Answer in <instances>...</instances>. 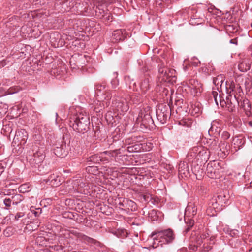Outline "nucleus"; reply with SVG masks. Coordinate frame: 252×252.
<instances>
[{
  "label": "nucleus",
  "mask_w": 252,
  "mask_h": 252,
  "mask_svg": "<svg viewBox=\"0 0 252 252\" xmlns=\"http://www.w3.org/2000/svg\"><path fill=\"white\" fill-rule=\"evenodd\" d=\"M90 119L87 114L80 113L69 122V125L74 130L79 133H84L89 129Z\"/></svg>",
  "instance_id": "1"
},
{
  "label": "nucleus",
  "mask_w": 252,
  "mask_h": 252,
  "mask_svg": "<svg viewBox=\"0 0 252 252\" xmlns=\"http://www.w3.org/2000/svg\"><path fill=\"white\" fill-rule=\"evenodd\" d=\"M94 177L92 175H88L85 179L79 178L73 181V186L77 187L78 192L86 193L85 190L93 189V183Z\"/></svg>",
  "instance_id": "2"
},
{
  "label": "nucleus",
  "mask_w": 252,
  "mask_h": 252,
  "mask_svg": "<svg viewBox=\"0 0 252 252\" xmlns=\"http://www.w3.org/2000/svg\"><path fill=\"white\" fill-rule=\"evenodd\" d=\"M197 212L195 205L192 203H189L185 209L184 220L186 223V228L184 232L187 233L194 225V220L192 218L194 216Z\"/></svg>",
  "instance_id": "3"
},
{
  "label": "nucleus",
  "mask_w": 252,
  "mask_h": 252,
  "mask_svg": "<svg viewBox=\"0 0 252 252\" xmlns=\"http://www.w3.org/2000/svg\"><path fill=\"white\" fill-rule=\"evenodd\" d=\"M95 89L97 96L101 95V97L100 99L107 100L106 105L108 106L110 104V100L112 97V93L109 90L108 87L103 83L96 85Z\"/></svg>",
  "instance_id": "4"
},
{
  "label": "nucleus",
  "mask_w": 252,
  "mask_h": 252,
  "mask_svg": "<svg viewBox=\"0 0 252 252\" xmlns=\"http://www.w3.org/2000/svg\"><path fill=\"white\" fill-rule=\"evenodd\" d=\"M153 236L155 239L157 237L160 238L164 244L171 243L175 238L173 231L171 229L160 231L156 230L153 232Z\"/></svg>",
  "instance_id": "5"
},
{
  "label": "nucleus",
  "mask_w": 252,
  "mask_h": 252,
  "mask_svg": "<svg viewBox=\"0 0 252 252\" xmlns=\"http://www.w3.org/2000/svg\"><path fill=\"white\" fill-rule=\"evenodd\" d=\"M112 101V106L115 108L118 111L122 112H126L129 109L128 105L126 100L122 97H116L115 94L113 95Z\"/></svg>",
  "instance_id": "6"
},
{
  "label": "nucleus",
  "mask_w": 252,
  "mask_h": 252,
  "mask_svg": "<svg viewBox=\"0 0 252 252\" xmlns=\"http://www.w3.org/2000/svg\"><path fill=\"white\" fill-rule=\"evenodd\" d=\"M28 138V134L27 131L23 129H18L16 131L12 144L13 146H23L25 145Z\"/></svg>",
  "instance_id": "7"
},
{
  "label": "nucleus",
  "mask_w": 252,
  "mask_h": 252,
  "mask_svg": "<svg viewBox=\"0 0 252 252\" xmlns=\"http://www.w3.org/2000/svg\"><path fill=\"white\" fill-rule=\"evenodd\" d=\"M169 107L166 105L160 106L157 110L156 115L157 119L162 124L166 122L169 117Z\"/></svg>",
  "instance_id": "8"
},
{
  "label": "nucleus",
  "mask_w": 252,
  "mask_h": 252,
  "mask_svg": "<svg viewBox=\"0 0 252 252\" xmlns=\"http://www.w3.org/2000/svg\"><path fill=\"white\" fill-rule=\"evenodd\" d=\"M136 123L140 124L141 126H143L144 127L147 128L150 123H153V120L150 114L140 112L136 119Z\"/></svg>",
  "instance_id": "9"
},
{
  "label": "nucleus",
  "mask_w": 252,
  "mask_h": 252,
  "mask_svg": "<svg viewBox=\"0 0 252 252\" xmlns=\"http://www.w3.org/2000/svg\"><path fill=\"white\" fill-rule=\"evenodd\" d=\"M33 160L34 163L38 164L42 162L45 157L43 149L36 147L33 149Z\"/></svg>",
  "instance_id": "10"
},
{
  "label": "nucleus",
  "mask_w": 252,
  "mask_h": 252,
  "mask_svg": "<svg viewBox=\"0 0 252 252\" xmlns=\"http://www.w3.org/2000/svg\"><path fill=\"white\" fill-rule=\"evenodd\" d=\"M229 196L224 194H220L217 196V199H212V200L209 203V205L212 204V207L215 208L217 204H221V205L223 204H226L228 203Z\"/></svg>",
  "instance_id": "11"
},
{
  "label": "nucleus",
  "mask_w": 252,
  "mask_h": 252,
  "mask_svg": "<svg viewBox=\"0 0 252 252\" xmlns=\"http://www.w3.org/2000/svg\"><path fill=\"white\" fill-rule=\"evenodd\" d=\"M45 182L53 187H56L61 184V178L57 175L53 174L47 179L44 180Z\"/></svg>",
  "instance_id": "12"
},
{
  "label": "nucleus",
  "mask_w": 252,
  "mask_h": 252,
  "mask_svg": "<svg viewBox=\"0 0 252 252\" xmlns=\"http://www.w3.org/2000/svg\"><path fill=\"white\" fill-rule=\"evenodd\" d=\"M252 61L250 59H243L238 64V69L241 72H246L250 69Z\"/></svg>",
  "instance_id": "13"
},
{
  "label": "nucleus",
  "mask_w": 252,
  "mask_h": 252,
  "mask_svg": "<svg viewBox=\"0 0 252 252\" xmlns=\"http://www.w3.org/2000/svg\"><path fill=\"white\" fill-rule=\"evenodd\" d=\"M126 31L124 29H119L114 31L113 33V38L116 41H119L124 39L126 37Z\"/></svg>",
  "instance_id": "14"
},
{
  "label": "nucleus",
  "mask_w": 252,
  "mask_h": 252,
  "mask_svg": "<svg viewBox=\"0 0 252 252\" xmlns=\"http://www.w3.org/2000/svg\"><path fill=\"white\" fill-rule=\"evenodd\" d=\"M179 173L180 175H183L186 177L189 175V168L186 162H181L179 163Z\"/></svg>",
  "instance_id": "15"
},
{
  "label": "nucleus",
  "mask_w": 252,
  "mask_h": 252,
  "mask_svg": "<svg viewBox=\"0 0 252 252\" xmlns=\"http://www.w3.org/2000/svg\"><path fill=\"white\" fill-rule=\"evenodd\" d=\"M168 68L165 67L164 66H160L159 68L158 72L160 74V78H161L162 81H166L169 76L168 73Z\"/></svg>",
  "instance_id": "16"
},
{
  "label": "nucleus",
  "mask_w": 252,
  "mask_h": 252,
  "mask_svg": "<svg viewBox=\"0 0 252 252\" xmlns=\"http://www.w3.org/2000/svg\"><path fill=\"white\" fill-rule=\"evenodd\" d=\"M207 144L208 145L209 153H213L214 151L218 148L217 142L215 139H210L209 140L206 141Z\"/></svg>",
  "instance_id": "17"
},
{
  "label": "nucleus",
  "mask_w": 252,
  "mask_h": 252,
  "mask_svg": "<svg viewBox=\"0 0 252 252\" xmlns=\"http://www.w3.org/2000/svg\"><path fill=\"white\" fill-rule=\"evenodd\" d=\"M233 143L237 150L240 149L245 144V140L243 138L236 137L233 139Z\"/></svg>",
  "instance_id": "18"
},
{
  "label": "nucleus",
  "mask_w": 252,
  "mask_h": 252,
  "mask_svg": "<svg viewBox=\"0 0 252 252\" xmlns=\"http://www.w3.org/2000/svg\"><path fill=\"white\" fill-rule=\"evenodd\" d=\"M151 238L152 239V246L153 248H157L159 246H162L164 243L162 242L161 239L160 238H156L155 239L153 236V232L151 234Z\"/></svg>",
  "instance_id": "19"
},
{
  "label": "nucleus",
  "mask_w": 252,
  "mask_h": 252,
  "mask_svg": "<svg viewBox=\"0 0 252 252\" xmlns=\"http://www.w3.org/2000/svg\"><path fill=\"white\" fill-rule=\"evenodd\" d=\"M102 102L100 101L99 100H97V102L95 101L94 104V109L96 112L100 111L103 108H104L105 106L107 107L106 105V102L107 100L102 99Z\"/></svg>",
  "instance_id": "20"
},
{
  "label": "nucleus",
  "mask_w": 252,
  "mask_h": 252,
  "mask_svg": "<svg viewBox=\"0 0 252 252\" xmlns=\"http://www.w3.org/2000/svg\"><path fill=\"white\" fill-rule=\"evenodd\" d=\"M12 203L13 205H17L20 203L23 200V197L19 194H16L10 197Z\"/></svg>",
  "instance_id": "21"
},
{
  "label": "nucleus",
  "mask_w": 252,
  "mask_h": 252,
  "mask_svg": "<svg viewBox=\"0 0 252 252\" xmlns=\"http://www.w3.org/2000/svg\"><path fill=\"white\" fill-rule=\"evenodd\" d=\"M108 11L107 8H104L102 6L97 7L95 10L96 15L100 18H102Z\"/></svg>",
  "instance_id": "22"
},
{
  "label": "nucleus",
  "mask_w": 252,
  "mask_h": 252,
  "mask_svg": "<svg viewBox=\"0 0 252 252\" xmlns=\"http://www.w3.org/2000/svg\"><path fill=\"white\" fill-rule=\"evenodd\" d=\"M158 213L159 212L156 210L153 209L151 210L148 213L149 219L152 221L157 220L158 218Z\"/></svg>",
  "instance_id": "23"
},
{
  "label": "nucleus",
  "mask_w": 252,
  "mask_h": 252,
  "mask_svg": "<svg viewBox=\"0 0 252 252\" xmlns=\"http://www.w3.org/2000/svg\"><path fill=\"white\" fill-rule=\"evenodd\" d=\"M31 189V187L28 184H23L19 186L18 188V190L20 192L24 193L28 192Z\"/></svg>",
  "instance_id": "24"
},
{
  "label": "nucleus",
  "mask_w": 252,
  "mask_h": 252,
  "mask_svg": "<svg viewBox=\"0 0 252 252\" xmlns=\"http://www.w3.org/2000/svg\"><path fill=\"white\" fill-rule=\"evenodd\" d=\"M125 202L126 204V210L128 209L132 211L135 209L136 204L133 201L126 199Z\"/></svg>",
  "instance_id": "25"
},
{
  "label": "nucleus",
  "mask_w": 252,
  "mask_h": 252,
  "mask_svg": "<svg viewBox=\"0 0 252 252\" xmlns=\"http://www.w3.org/2000/svg\"><path fill=\"white\" fill-rule=\"evenodd\" d=\"M206 170L207 171V176L211 178L214 177L215 170L212 168V163L210 162L207 164L206 167Z\"/></svg>",
  "instance_id": "26"
},
{
  "label": "nucleus",
  "mask_w": 252,
  "mask_h": 252,
  "mask_svg": "<svg viewBox=\"0 0 252 252\" xmlns=\"http://www.w3.org/2000/svg\"><path fill=\"white\" fill-rule=\"evenodd\" d=\"M149 80L148 79H144L141 83L140 87L143 92H146L150 88Z\"/></svg>",
  "instance_id": "27"
},
{
  "label": "nucleus",
  "mask_w": 252,
  "mask_h": 252,
  "mask_svg": "<svg viewBox=\"0 0 252 252\" xmlns=\"http://www.w3.org/2000/svg\"><path fill=\"white\" fill-rule=\"evenodd\" d=\"M86 170L90 174H92L91 175L93 177V175L96 174L98 172L97 167L93 165L88 166V167L86 168Z\"/></svg>",
  "instance_id": "28"
},
{
  "label": "nucleus",
  "mask_w": 252,
  "mask_h": 252,
  "mask_svg": "<svg viewBox=\"0 0 252 252\" xmlns=\"http://www.w3.org/2000/svg\"><path fill=\"white\" fill-rule=\"evenodd\" d=\"M210 100L212 101L213 99L215 101L216 104L218 105V94L217 92L213 91L212 92L210 96Z\"/></svg>",
  "instance_id": "29"
},
{
  "label": "nucleus",
  "mask_w": 252,
  "mask_h": 252,
  "mask_svg": "<svg viewBox=\"0 0 252 252\" xmlns=\"http://www.w3.org/2000/svg\"><path fill=\"white\" fill-rule=\"evenodd\" d=\"M100 160V157H99L96 155H94L90 156L88 158V162H93L94 163H96Z\"/></svg>",
  "instance_id": "30"
},
{
  "label": "nucleus",
  "mask_w": 252,
  "mask_h": 252,
  "mask_svg": "<svg viewBox=\"0 0 252 252\" xmlns=\"http://www.w3.org/2000/svg\"><path fill=\"white\" fill-rule=\"evenodd\" d=\"M213 84L216 87L217 89L218 90L219 86L221 85L222 80L221 79V78L219 76H218V77L214 78L213 79Z\"/></svg>",
  "instance_id": "31"
},
{
  "label": "nucleus",
  "mask_w": 252,
  "mask_h": 252,
  "mask_svg": "<svg viewBox=\"0 0 252 252\" xmlns=\"http://www.w3.org/2000/svg\"><path fill=\"white\" fill-rule=\"evenodd\" d=\"M104 153L110 157H115L119 154V151L118 150H115L113 151H106Z\"/></svg>",
  "instance_id": "32"
},
{
  "label": "nucleus",
  "mask_w": 252,
  "mask_h": 252,
  "mask_svg": "<svg viewBox=\"0 0 252 252\" xmlns=\"http://www.w3.org/2000/svg\"><path fill=\"white\" fill-rule=\"evenodd\" d=\"M219 101H220V105L221 106V107H224V105H226V107H227L228 108V110L230 112H233V109L232 107H230L229 106H228V105H231L229 103H226L224 100L223 101H221V100L220 99V96H219Z\"/></svg>",
  "instance_id": "33"
},
{
  "label": "nucleus",
  "mask_w": 252,
  "mask_h": 252,
  "mask_svg": "<svg viewBox=\"0 0 252 252\" xmlns=\"http://www.w3.org/2000/svg\"><path fill=\"white\" fill-rule=\"evenodd\" d=\"M227 93L229 94L231 96L233 94L235 96V94L233 93V91L235 88V86L234 83H231V85L229 86V87H227Z\"/></svg>",
  "instance_id": "34"
},
{
  "label": "nucleus",
  "mask_w": 252,
  "mask_h": 252,
  "mask_svg": "<svg viewBox=\"0 0 252 252\" xmlns=\"http://www.w3.org/2000/svg\"><path fill=\"white\" fill-rule=\"evenodd\" d=\"M102 18L104 19L105 22H109L112 21V15L111 14L110 12L108 11L105 16H104Z\"/></svg>",
  "instance_id": "35"
},
{
  "label": "nucleus",
  "mask_w": 252,
  "mask_h": 252,
  "mask_svg": "<svg viewBox=\"0 0 252 252\" xmlns=\"http://www.w3.org/2000/svg\"><path fill=\"white\" fill-rule=\"evenodd\" d=\"M10 199H11L10 197L9 196V197H6L3 200V203L4 204V205L7 208H9V207H10L11 203H12L11 200Z\"/></svg>",
  "instance_id": "36"
},
{
  "label": "nucleus",
  "mask_w": 252,
  "mask_h": 252,
  "mask_svg": "<svg viewBox=\"0 0 252 252\" xmlns=\"http://www.w3.org/2000/svg\"><path fill=\"white\" fill-rule=\"evenodd\" d=\"M215 11V9H214V7H213V8H208L207 10V12H206V18L208 19L207 17H210L212 14H214Z\"/></svg>",
  "instance_id": "37"
},
{
  "label": "nucleus",
  "mask_w": 252,
  "mask_h": 252,
  "mask_svg": "<svg viewBox=\"0 0 252 252\" xmlns=\"http://www.w3.org/2000/svg\"><path fill=\"white\" fill-rule=\"evenodd\" d=\"M125 199H124L122 201H121V200L120 199H119V208H121L124 210H126V202H125Z\"/></svg>",
  "instance_id": "38"
},
{
  "label": "nucleus",
  "mask_w": 252,
  "mask_h": 252,
  "mask_svg": "<svg viewBox=\"0 0 252 252\" xmlns=\"http://www.w3.org/2000/svg\"><path fill=\"white\" fill-rule=\"evenodd\" d=\"M230 134L227 131H223L221 134V137L224 140H227L229 138Z\"/></svg>",
  "instance_id": "39"
},
{
  "label": "nucleus",
  "mask_w": 252,
  "mask_h": 252,
  "mask_svg": "<svg viewBox=\"0 0 252 252\" xmlns=\"http://www.w3.org/2000/svg\"><path fill=\"white\" fill-rule=\"evenodd\" d=\"M111 83L112 88H115L119 84V81L117 79L115 78L111 81Z\"/></svg>",
  "instance_id": "40"
},
{
  "label": "nucleus",
  "mask_w": 252,
  "mask_h": 252,
  "mask_svg": "<svg viewBox=\"0 0 252 252\" xmlns=\"http://www.w3.org/2000/svg\"><path fill=\"white\" fill-rule=\"evenodd\" d=\"M196 178L198 180H201L204 178V174L202 175L200 174V171L198 170L197 173H195Z\"/></svg>",
  "instance_id": "41"
},
{
  "label": "nucleus",
  "mask_w": 252,
  "mask_h": 252,
  "mask_svg": "<svg viewBox=\"0 0 252 252\" xmlns=\"http://www.w3.org/2000/svg\"><path fill=\"white\" fill-rule=\"evenodd\" d=\"M24 215V214L22 212L18 213L15 216V218L16 220H18L19 218L23 217Z\"/></svg>",
  "instance_id": "42"
},
{
  "label": "nucleus",
  "mask_w": 252,
  "mask_h": 252,
  "mask_svg": "<svg viewBox=\"0 0 252 252\" xmlns=\"http://www.w3.org/2000/svg\"><path fill=\"white\" fill-rule=\"evenodd\" d=\"M7 64L6 60H3L0 61V68H2Z\"/></svg>",
  "instance_id": "43"
},
{
  "label": "nucleus",
  "mask_w": 252,
  "mask_h": 252,
  "mask_svg": "<svg viewBox=\"0 0 252 252\" xmlns=\"http://www.w3.org/2000/svg\"><path fill=\"white\" fill-rule=\"evenodd\" d=\"M143 197L145 201H149V200L152 199L151 196L149 195H144Z\"/></svg>",
  "instance_id": "44"
},
{
  "label": "nucleus",
  "mask_w": 252,
  "mask_h": 252,
  "mask_svg": "<svg viewBox=\"0 0 252 252\" xmlns=\"http://www.w3.org/2000/svg\"><path fill=\"white\" fill-rule=\"evenodd\" d=\"M4 168L3 166H2V164L0 163V176L4 171Z\"/></svg>",
  "instance_id": "45"
},
{
  "label": "nucleus",
  "mask_w": 252,
  "mask_h": 252,
  "mask_svg": "<svg viewBox=\"0 0 252 252\" xmlns=\"http://www.w3.org/2000/svg\"><path fill=\"white\" fill-rule=\"evenodd\" d=\"M230 43L231 44H234L237 45V39L235 38V39H233L230 40Z\"/></svg>",
  "instance_id": "46"
},
{
  "label": "nucleus",
  "mask_w": 252,
  "mask_h": 252,
  "mask_svg": "<svg viewBox=\"0 0 252 252\" xmlns=\"http://www.w3.org/2000/svg\"><path fill=\"white\" fill-rule=\"evenodd\" d=\"M210 244H214V237H211L210 238Z\"/></svg>",
  "instance_id": "47"
},
{
  "label": "nucleus",
  "mask_w": 252,
  "mask_h": 252,
  "mask_svg": "<svg viewBox=\"0 0 252 252\" xmlns=\"http://www.w3.org/2000/svg\"><path fill=\"white\" fill-rule=\"evenodd\" d=\"M194 111L196 113H198L199 112V108H195L194 109Z\"/></svg>",
  "instance_id": "48"
},
{
  "label": "nucleus",
  "mask_w": 252,
  "mask_h": 252,
  "mask_svg": "<svg viewBox=\"0 0 252 252\" xmlns=\"http://www.w3.org/2000/svg\"><path fill=\"white\" fill-rule=\"evenodd\" d=\"M130 80V77L129 76H126L125 77V80L126 82H127Z\"/></svg>",
  "instance_id": "49"
},
{
  "label": "nucleus",
  "mask_w": 252,
  "mask_h": 252,
  "mask_svg": "<svg viewBox=\"0 0 252 252\" xmlns=\"http://www.w3.org/2000/svg\"><path fill=\"white\" fill-rule=\"evenodd\" d=\"M204 247H205V244H203L202 246H197V247H200V249H204Z\"/></svg>",
  "instance_id": "50"
},
{
  "label": "nucleus",
  "mask_w": 252,
  "mask_h": 252,
  "mask_svg": "<svg viewBox=\"0 0 252 252\" xmlns=\"http://www.w3.org/2000/svg\"><path fill=\"white\" fill-rule=\"evenodd\" d=\"M212 131V130L211 129V128H210V129H209V130H208V134H209V135H210L211 134V132Z\"/></svg>",
  "instance_id": "51"
},
{
  "label": "nucleus",
  "mask_w": 252,
  "mask_h": 252,
  "mask_svg": "<svg viewBox=\"0 0 252 252\" xmlns=\"http://www.w3.org/2000/svg\"><path fill=\"white\" fill-rule=\"evenodd\" d=\"M238 231L237 230H235V231H234V232H233V234H234V235H235V234H238Z\"/></svg>",
  "instance_id": "52"
},
{
  "label": "nucleus",
  "mask_w": 252,
  "mask_h": 252,
  "mask_svg": "<svg viewBox=\"0 0 252 252\" xmlns=\"http://www.w3.org/2000/svg\"><path fill=\"white\" fill-rule=\"evenodd\" d=\"M132 149V147H128V150L129 151H132V150H133L132 149Z\"/></svg>",
  "instance_id": "53"
},
{
  "label": "nucleus",
  "mask_w": 252,
  "mask_h": 252,
  "mask_svg": "<svg viewBox=\"0 0 252 252\" xmlns=\"http://www.w3.org/2000/svg\"><path fill=\"white\" fill-rule=\"evenodd\" d=\"M63 5H65V6H67V1L65 2H64L63 4Z\"/></svg>",
  "instance_id": "54"
},
{
  "label": "nucleus",
  "mask_w": 252,
  "mask_h": 252,
  "mask_svg": "<svg viewBox=\"0 0 252 252\" xmlns=\"http://www.w3.org/2000/svg\"><path fill=\"white\" fill-rule=\"evenodd\" d=\"M249 252H252V247L249 250Z\"/></svg>",
  "instance_id": "55"
},
{
  "label": "nucleus",
  "mask_w": 252,
  "mask_h": 252,
  "mask_svg": "<svg viewBox=\"0 0 252 252\" xmlns=\"http://www.w3.org/2000/svg\"><path fill=\"white\" fill-rule=\"evenodd\" d=\"M42 239V237L38 238L37 239V241H38L39 239Z\"/></svg>",
  "instance_id": "56"
},
{
  "label": "nucleus",
  "mask_w": 252,
  "mask_h": 252,
  "mask_svg": "<svg viewBox=\"0 0 252 252\" xmlns=\"http://www.w3.org/2000/svg\"><path fill=\"white\" fill-rule=\"evenodd\" d=\"M187 126H188V127H189V126H190V124H188V125H187Z\"/></svg>",
  "instance_id": "57"
},
{
  "label": "nucleus",
  "mask_w": 252,
  "mask_h": 252,
  "mask_svg": "<svg viewBox=\"0 0 252 252\" xmlns=\"http://www.w3.org/2000/svg\"><path fill=\"white\" fill-rule=\"evenodd\" d=\"M60 150V148H57V151H58V150Z\"/></svg>",
  "instance_id": "58"
},
{
  "label": "nucleus",
  "mask_w": 252,
  "mask_h": 252,
  "mask_svg": "<svg viewBox=\"0 0 252 252\" xmlns=\"http://www.w3.org/2000/svg\"><path fill=\"white\" fill-rule=\"evenodd\" d=\"M55 155H56L57 156H58V155L56 153V152H55Z\"/></svg>",
  "instance_id": "59"
},
{
  "label": "nucleus",
  "mask_w": 252,
  "mask_h": 252,
  "mask_svg": "<svg viewBox=\"0 0 252 252\" xmlns=\"http://www.w3.org/2000/svg\"><path fill=\"white\" fill-rule=\"evenodd\" d=\"M37 212L35 213H34V214H35V215H36H36H37Z\"/></svg>",
  "instance_id": "60"
},
{
  "label": "nucleus",
  "mask_w": 252,
  "mask_h": 252,
  "mask_svg": "<svg viewBox=\"0 0 252 252\" xmlns=\"http://www.w3.org/2000/svg\"><path fill=\"white\" fill-rule=\"evenodd\" d=\"M251 27L252 28V23L251 24Z\"/></svg>",
  "instance_id": "61"
}]
</instances>
